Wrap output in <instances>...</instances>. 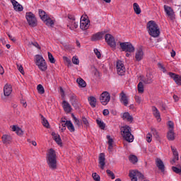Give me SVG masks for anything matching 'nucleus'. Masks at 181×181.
<instances>
[{
  "label": "nucleus",
  "mask_w": 181,
  "mask_h": 181,
  "mask_svg": "<svg viewBox=\"0 0 181 181\" xmlns=\"http://www.w3.org/2000/svg\"><path fill=\"white\" fill-rule=\"evenodd\" d=\"M47 163L52 170L57 169V160L56 159V151L53 148H50L47 155Z\"/></svg>",
  "instance_id": "f257e3e1"
},
{
  "label": "nucleus",
  "mask_w": 181,
  "mask_h": 181,
  "mask_svg": "<svg viewBox=\"0 0 181 181\" xmlns=\"http://www.w3.org/2000/svg\"><path fill=\"white\" fill-rule=\"evenodd\" d=\"M147 30L152 37H159V35H160L159 25H158L154 21H150L147 23Z\"/></svg>",
  "instance_id": "f03ea898"
},
{
  "label": "nucleus",
  "mask_w": 181,
  "mask_h": 181,
  "mask_svg": "<svg viewBox=\"0 0 181 181\" xmlns=\"http://www.w3.org/2000/svg\"><path fill=\"white\" fill-rule=\"evenodd\" d=\"M122 136L127 142H134V135L131 134V127L129 126H124L120 129Z\"/></svg>",
  "instance_id": "7ed1b4c3"
},
{
  "label": "nucleus",
  "mask_w": 181,
  "mask_h": 181,
  "mask_svg": "<svg viewBox=\"0 0 181 181\" xmlns=\"http://www.w3.org/2000/svg\"><path fill=\"white\" fill-rule=\"evenodd\" d=\"M35 64L41 71H46L47 70V64L41 55H35Z\"/></svg>",
  "instance_id": "20e7f679"
},
{
  "label": "nucleus",
  "mask_w": 181,
  "mask_h": 181,
  "mask_svg": "<svg viewBox=\"0 0 181 181\" xmlns=\"http://www.w3.org/2000/svg\"><path fill=\"white\" fill-rule=\"evenodd\" d=\"M118 43L122 52H127L129 53H134V52H135V47H134V45H132V44L129 42H119Z\"/></svg>",
  "instance_id": "39448f33"
},
{
  "label": "nucleus",
  "mask_w": 181,
  "mask_h": 181,
  "mask_svg": "<svg viewBox=\"0 0 181 181\" xmlns=\"http://www.w3.org/2000/svg\"><path fill=\"white\" fill-rule=\"evenodd\" d=\"M25 18L27 19L28 23L31 28H35L37 26V20L35 17V14L32 12L26 13Z\"/></svg>",
  "instance_id": "423d86ee"
},
{
  "label": "nucleus",
  "mask_w": 181,
  "mask_h": 181,
  "mask_svg": "<svg viewBox=\"0 0 181 181\" xmlns=\"http://www.w3.org/2000/svg\"><path fill=\"white\" fill-rule=\"evenodd\" d=\"M163 8L166 16L169 18L170 21H175V19H176V14H175V11H173L172 7L168 5H164Z\"/></svg>",
  "instance_id": "0eeeda50"
},
{
  "label": "nucleus",
  "mask_w": 181,
  "mask_h": 181,
  "mask_svg": "<svg viewBox=\"0 0 181 181\" xmlns=\"http://www.w3.org/2000/svg\"><path fill=\"white\" fill-rule=\"evenodd\" d=\"M68 18L69 21L67 24V27L70 29V30H74V29H77V28H78V23L76 22V17L71 15H69Z\"/></svg>",
  "instance_id": "6e6552de"
},
{
  "label": "nucleus",
  "mask_w": 181,
  "mask_h": 181,
  "mask_svg": "<svg viewBox=\"0 0 181 181\" xmlns=\"http://www.w3.org/2000/svg\"><path fill=\"white\" fill-rule=\"evenodd\" d=\"M105 42L112 49H116L117 43L115 42V38L111 34H106L105 36Z\"/></svg>",
  "instance_id": "1a4fd4ad"
},
{
  "label": "nucleus",
  "mask_w": 181,
  "mask_h": 181,
  "mask_svg": "<svg viewBox=\"0 0 181 181\" xmlns=\"http://www.w3.org/2000/svg\"><path fill=\"white\" fill-rule=\"evenodd\" d=\"M110 100L111 96L108 92L105 91L100 95V101L103 105H107Z\"/></svg>",
  "instance_id": "9d476101"
},
{
  "label": "nucleus",
  "mask_w": 181,
  "mask_h": 181,
  "mask_svg": "<svg viewBox=\"0 0 181 181\" xmlns=\"http://www.w3.org/2000/svg\"><path fill=\"white\" fill-rule=\"evenodd\" d=\"M129 176L132 181H138L137 177L139 179H144V175L138 170H132L129 173Z\"/></svg>",
  "instance_id": "9b49d317"
},
{
  "label": "nucleus",
  "mask_w": 181,
  "mask_h": 181,
  "mask_svg": "<svg viewBox=\"0 0 181 181\" xmlns=\"http://www.w3.org/2000/svg\"><path fill=\"white\" fill-rule=\"evenodd\" d=\"M117 72L119 76H124L125 74V66L121 60L117 62Z\"/></svg>",
  "instance_id": "f8f14e48"
},
{
  "label": "nucleus",
  "mask_w": 181,
  "mask_h": 181,
  "mask_svg": "<svg viewBox=\"0 0 181 181\" xmlns=\"http://www.w3.org/2000/svg\"><path fill=\"white\" fill-rule=\"evenodd\" d=\"M80 28L82 30H87V29L90 28V20L85 18H83V17H81Z\"/></svg>",
  "instance_id": "ddd939ff"
},
{
  "label": "nucleus",
  "mask_w": 181,
  "mask_h": 181,
  "mask_svg": "<svg viewBox=\"0 0 181 181\" xmlns=\"http://www.w3.org/2000/svg\"><path fill=\"white\" fill-rule=\"evenodd\" d=\"M144 50L142 48H139L136 49L135 53V59L136 62H141V60L144 59Z\"/></svg>",
  "instance_id": "4468645a"
},
{
  "label": "nucleus",
  "mask_w": 181,
  "mask_h": 181,
  "mask_svg": "<svg viewBox=\"0 0 181 181\" xmlns=\"http://www.w3.org/2000/svg\"><path fill=\"white\" fill-rule=\"evenodd\" d=\"M105 35V31L99 32L96 34H94L91 37L92 42H97L98 40H101L104 35Z\"/></svg>",
  "instance_id": "2eb2a0df"
},
{
  "label": "nucleus",
  "mask_w": 181,
  "mask_h": 181,
  "mask_svg": "<svg viewBox=\"0 0 181 181\" xmlns=\"http://www.w3.org/2000/svg\"><path fill=\"white\" fill-rule=\"evenodd\" d=\"M11 2L13 6L14 11H16V12H22V11H23V6L18 3L16 0H11Z\"/></svg>",
  "instance_id": "dca6fc26"
},
{
  "label": "nucleus",
  "mask_w": 181,
  "mask_h": 181,
  "mask_svg": "<svg viewBox=\"0 0 181 181\" xmlns=\"http://www.w3.org/2000/svg\"><path fill=\"white\" fill-rule=\"evenodd\" d=\"M170 77L174 80V81L177 84V86H181V76L175 74L170 72L169 74Z\"/></svg>",
  "instance_id": "f3484780"
},
{
  "label": "nucleus",
  "mask_w": 181,
  "mask_h": 181,
  "mask_svg": "<svg viewBox=\"0 0 181 181\" xmlns=\"http://www.w3.org/2000/svg\"><path fill=\"white\" fill-rule=\"evenodd\" d=\"M99 168L104 170V166H105V154L104 153H101L99 155Z\"/></svg>",
  "instance_id": "a211bd4d"
},
{
  "label": "nucleus",
  "mask_w": 181,
  "mask_h": 181,
  "mask_svg": "<svg viewBox=\"0 0 181 181\" xmlns=\"http://www.w3.org/2000/svg\"><path fill=\"white\" fill-rule=\"evenodd\" d=\"M156 165L157 168H158L159 170L165 172V164H163V161H162L160 158L156 159Z\"/></svg>",
  "instance_id": "6ab92c4d"
},
{
  "label": "nucleus",
  "mask_w": 181,
  "mask_h": 181,
  "mask_svg": "<svg viewBox=\"0 0 181 181\" xmlns=\"http://www.w3.org/2000/svg\"><path fill=\"white\" fill-rule=\"evenodd\" d=\"M4 93L6 97H9L12 93V86L8 84H6L4 88Z\"/></svg>",
  "instance_id": "aec40b11"
},
{
  "label": "nucleus",
  "mask_w": 181,
  "mask_h": 181,
  "mask_svg": "<svg viewBox=\"0 0 181 181\" xmlns=\"http://www.w3.org/2000/svg\"><path fill=\"white\" fill-rule=\"evenodd\" d=\"M152 112H153V115H154L155 118H156L157 121H158V122H160V112H159V110H158V108H156V107L153 106L152 107Z\"/></svg>",
  "instance_id": "412c9836"
},
{
  "label": "nucleus",
  "mask_w": 181,
  "mask_h": 181,
  "mask_svg": "<svg viewBox=\"0 0 181 181\" xmlns=\"http://www.w3.org/2000/svg\"><path fill=\"white\" fill-rule=\"evenodd\" d=\"M120 101L121 103H122V104L127 107L128 105V96H127V95L125 94V93L122 92L120 93Z\"/></svg>",
  "instance_id": "4be33fe9"
},
{
  "label": "nucleus",
  "mask_w": 181,
  "mask_h": 181,
  "mask_svg": "<svg viewBox=\"0 0 181 181\" xmlns=\"http://www.w3.org/2000/svg\"><path fill=\"white\" fill-rule=\"evenodd\" d=\"M3 144L8 145V144H11L12 142V137L9 135L4 134L1 137Z\"/></svg>",
  "instance_id": "5701e85b"
},
{
  "label": "nucleus",
  "mask_w": 181,
  "mask_h": 181,
  "mask_svg": "<svg viewBox=\"0 0 181 181\" xmlns=\"http://www.w3.org/2000/svg\"><path fill=\"white\" fill-rule=\"evenodd\" d=\"M107 144L109 145L108 146V151L109 152H112V148H114V146H113V142H114V140L112 139V138H111V136L110 135H107Z\"/></svg>",
  "instance_id": "b1692460"
},
{
  "label": "nucleus",
  "mask_w": 181,
  "mask_h": 181,
  "mask_svg": "<svg viewBox=\"0 0 181 181\" xmlns=\"http://www.w3.org/2000/svg\"><path fill=\"white\" fill-rule=\"evenodd\" d=\"M122 118L124 121H127L128 122H132V121H134V117H132L129 112H124Z\"/></svg>",
  "instance_id": "393cba45"
},
{
  "label": "nucleus",
  "mask_w": 181,
  "mask_h": 181,
  "mask_svg": "<svg viewBox=\"0 0 181 181\" xmlns=\"http://www.w3.org/2000/svg\"><path fill=\"white\" fill-rule=\"evenodd\" d=\"M63 108L65 112H71V106L66 100L63 101Z\"/></svg>",
  "instance_id": "a878e982"
},
{
  "label": "nucleus",
  "mask_w": 181,
  "mask_h": 181,
  "mask_svg": "<svg viewBox=\"0 0 181 181\" xmlns=\"http://www.w3.org/2000/svg\"><path fill=\"white\" fill-rule=\"evenodd\" d=\"M88 101H89V104L90 105L93 107V108H95V105H97V99L93 97V96H90L88 98Z\"/></svg>",
  "instance_id": "bb28decb"
},
{
  "label": "nucleus",
  "mask_w": 181,
  "mask_h": 181,
  "mask_svg": "<svg viewBox=\"0 0 181 181\" xmlns=\"http://www.w3.org/2000/svg\"><path fill=\"white\" fill-rule=\"evenodd\" d=\"M65 125H66V127L68 128L69 131H70V132H74V131H76V129H74V125H73L71 121H66Z\"/></svg>",
  "instance_id": "cd10ccee"
},
{
  "label": "nucleus",
  "mask_w": 181,
  "mask_h": 181,
  "mask_svg": "<svg viewBox=\"0 0 181 181\" xmlns=\"http://www.w3.org/2000/svg\"><path fill=\"white\" fill-rule=\"evenodd\" d=\"M52 136H54V140L58 145H62V138H60V135L56 134L55 132L52 133Z\"/></svg>",
  "instance_id": "c85d7f7f"
},
{
  "label": "nucleus",
  "mask_w": 181,
  "mask_h": 181,
  "mask_svg": "<svg viewBox=\"0 0 181 181\" xmlns=\"http://www.w3.org/2000/svg\"><path fill=\"white\" fill-rule=\"evenodd\" d=\"M11 129L13 132H16L17 135H23V131L18 127L13 125L12 126Z\"/></svg>",
  "instance_id": "c756f323"
},
{
  "label": "nucleus",
  "mask_w": 181,
  "mask_h": 181,
  "mask_svg": "<svg viewBox=\"0 0 181 181\" xmlns=\"http://www.w3.org/2000/svg\"><path fill=\"white\" fill-rule=\"evenodd\" d=\"M168 141H175V132L173 129H170L167 134Z\"/></svg>",
  "instance_id": "7c9ffc66"
},
{
  "label": "nucleus",
  "mask_w": 181,
  "mask_h": 181,
  "mask_svg": "<svg viewBox=\"0 0 181 181\" xmlns=\"http://www.w3.org/2000/svg\"><path fill=\"white\" fill-rule=\"evenodd\" d=\"M39 16L42 21H47V16L46 15V12H45L43 10L40 9L39 10Z\"/></svg>",
  "instance_id": "2f4dec72"
},
{
  "label": "nucleus",
  "mask_w": 181,
  "mask_h": 181,
  "mask_svg": "<svg viewBox=\"0 0 181 181\" xmlns=\"http://www.w3.org/2000/svg\"><path fill=\"white\" fill-rule=\"evenodd\" d=\"M133 8L136 15H139L141 13V7H139V5L137 3H134Z\"/></svg>",
  "instance_id": "473e14b6"
},
{
  "label": "nucleus",
  "mask_w": 181,
  "mask_h": 181,
  "mask_svg": "<svg viewBox=\"0 0 181 181\" xmlns=\"http://www.w3.org/2000/svg\"><path fill=\"white\" fill-rule=\"evenodd\" d=\"M76 83H78V86L83 88L87 86V83H86V81L81 78H77Z\"/></svg>",
  "instance_id": "72a5a7b5"
},
{
  "label": "nucleus",
  "mask_w": 181,
  "mask_h": 181,
  "mask_svg": "<svg viewBox=\"0 0 181 181\" xmlns=\"http://www.w3.org/2000/svg\"><path fill=\"white\" fill-rule=\"evenodd\" d=\"M41 118L43 127H45V128H49L50 125L49 124V122L47 121V119H46L45 117H43V115L41 116Z\"/></svg>",
  "instance_id": "f704fd0d"
},
{
  "label": "nucleus",
  "mask_w": 181,
  "mask_h": 181,
  "mask_svg": "<svg viewBox=\"0 0 181 181\" xmlns=\"http://www.w3.org/2000/svg\"><path fill=\"white\" fill-rule=\"evenodd\" d=\"M44 22H46L47 26H50L51 28H53V25H54V21L48 17L47 18V20L44 21Z\"/></svg>",
  "instance_id": "c9c22d12"
},
{
  "label": "nucleus",
  "mask_w": 181,
  "mask_h": 181,
  "mask_svg": "<svg viewBox=\"0 0 181 181\" xmlns=\"http://www.w3.org/2000/svg\"><path fill=\"white\" fill-rule=\"evenodd\" d=\"M129 160H130V162H132V163H136V162H138V157H136L134 155H132L129 157Z\"/></svg>",
  "instance_id": "e433bc0d"
},
{
  "label": "nucleus",
  "mask_w": 181,
  "mask_h": 181,
  "mask_svg": "<svg viewBox=\"0 0 181 181\" xmlns=\"http://www.w3.org/2000/svg\"><path fill=\"white\" fill-rule=\"evenodd\" d=\"M137 90L139 93H144V83L139 82L137 85Z\"/></svg>",
  "instance_id": "4c0bfd02"
},
{
  "label": "nucleus",
  "mask_w": 181,
  "mask_h": 181,
  "mask_svg": "<svg viewBox=\"0 0 181 181\" xmlns=\"http://www.w3.org/2000/svg\"><path fill=\"white\" fill-rule=\"evenodd\" d=\"M37 90L39 94H45V88H43V86H42V84H39L37 86Z\"/></svg>",
  "instance_id": "58836bf2"
},
{
  "label": "nucleus",
  "mask_w": 181,
  "mask_h": 181,
  "mask_svg": "<svg viewBox=\"0 0 181 181\" xmlns=\"http://www.w3.org/2000/svg\"><path fill=\"white\" fill-rule=\"evenodd\" d=\"M70 101L72 104V105H74L76 103H77V96L76 95L73 94L70 96Z\"/></svg>",
  "instance_id": "ea45409f"
},
{
  "label": "nucleus",
  "mask_w": 181,
  "mask_h": 181,
  "mask_svg": "<svg viewBox=\"0 0 181 181\" xmlns=\"http://www.w3.org/2000/svg\"><path fill=\"white\" fill-rule=\"evenodd\" d=\"M151 132L153 135V136L155 137L156 139H159L160 136H159V133L158 132V131H156V129L151 128Z\"/></svg>",
  "instance_id": "a19ab883"
},
{
  "label": "nucleus",
  "mask_w": 181,
  "mask_h": 181,
  "mask_svg": "<svg viewBox=\"0 0 181 181\" xmlns=\"http://www.w3.org/2000/svg\"><path fill=\"white\" fill-rule=\"evenodd\" d=\"M96 122L99 127V128H100V129H105V124H104V122L97 119Z\"/></svg>",
  "instance_id": "79ce46f5"
},
{
  "label": "nucleus",
  "mask_w": 181,
  "mask_h": 181,
  "mask_svg": "<svg viewBox=\"0 0 181 181\" xmlns=\"http://www.w3.org/2000/svg\"><path fill=\"white\" fill-rule=\"evenodd\" d=\"M82 124H83V125H85V127H90V123L88 122V119H87V118H86V117H82Z\"/></svg>",
  "instance_id": "37998d69"
},
{
  "label": "nucleus",
  "mask_w": 181,
  "mask_h": 181,
  "mask_svg": "<svg viewBox=\"0 0 181 181\" xmlns=\"http://www.w3.org/2000/svg\"><path fill=\"white\" fill-rule=\"evenodd\" d=\"M152 78L151 76H147L144 80H143V83L144 84H152Z\"/></svg>",
  "instance_id": "c03bdc74"
},
{
  "label": "nucleus",
  "mask_w": 181,
  "mask_h": 181,
  "mask_svg": "<svg viewBox=\"0 0 181 181\" xmlns=\"http://www.w3.org/2000/svg\"><path fill=\"white\" fill-rule=\"evenodd\" d=\"M48 58H49L50 63H52V64L56 63V59H54L53 54H52V53H50L49 52H48Z\"/></svg>",
  "instance_id": "a18cd8bd"
},
{
  "label": "nucleus",
  "mask_w": 181,
  "mask_h": 181,
  "mask_svg": "<svg viewBox=\"0 0 181 181\" xmlns=\"http://www.w3.org/2000/svg\"><path fill=\"white\" fill-rule=\"evenodd\" d=\"M172 169L173 172H175V173H177V175H181V168H178L177 167L173 166Z\"/></svg>",
  "instance_id": "49530a36"
},
{
  "label": "nucleus",
  "mask_w": 181,
  "mask_h": 181,
  "mask_svg": "<svg viewBox=\"0 0 181 181\" xmlns=\"http://www.w3.org/2000/svg\"><path fill=\"white\" fill-rule=\"evenodd\" d=\"M73 115L75 125H77L78 127H81V123L80 122V120H78V119L74 117V115Z\"/></svg>",
  "instance_id": "de8ad7c7"
},
{
  "label": "nucleus",
  "mask_w": 181,
  "mask_h": 181,
  "mask_svg": "<svg viewBox=\"0 0 181 181\" xmlns=\"http://www.w3.org/2000/svg\"><path fill=\"white\" fill-rule=\"evenodd\" d=\"M173 159L171 161L172 165L176 162V160H179V153H177V154H173Z\"/></svg>",
  "instance_id": "09e8293b"
},
{
  "label": "nucleus",
  "mask_w": 181,
  "mask_h": 181,
  "mask_svg": "<svg viewBox=\"0 0 181 181\" xmlns=\"http://www.w3.org/2000/svg\"><path fill=\"white\" fill-rule=\"evenodd\" d=\"M106 173H107L108 176L111 177V179H115V175H114V173L111 171L110 170H107Z\"/></svg>",
  "instance_id": "8fccbe9b"
},
{
  "label": "nucleus",
  "mask_w": 181,
  "mask_h": 181,
  "mask_svg": "<svg viewBox=\"0 0 181 181\" xmlns=\"http://www.w3.org/2000/svg\"><path fill=\"white\" fill-rule=\"evenodd\" d=\"M29 46L32 45L33 46H35V47H36L37 49H39V50H40L41 47H40V45H39V43L35 42H29Z\"/></svg>",
  "instance_id": "3c124183"
},
{
  "label": "nucleus",
  "mask_w": 181,
  "mask_h": 181,
  "mask_svg": "<svg viewBox=\"0 0 181 181\" xmlns=\"http://www.w3.org/2000/svg\"><path fill=\"white\" fill-rule=\"evenodd\" d=\"M92 177L93 180L100 181V175H98V174L94 173L92 174Z\"/></svg>",
  "instance_id": "603ef678"
},
{
  "label": "nucleus",
  "mask_w": 181,
  "mask_h": 181,
  "mask_svg": "<svg viewBox=\"0 0 181 181\" xmlns=\"http://www.w3.org/2000/svg\"><path fill=\"white\" fill-rule=\"evenodd\" d=\"M17 69L21 73V74H25V71H23V66L22 65L17 64Z\"/></svg>",
  "instance_id": "864d4df0"
},
{
  "label": "nucleus",
  "mask_w": 181,
  "mask_h": 181,
  "mask_svg": "<svg viewBox=\"0 0 181 181\" xmlns=\"http://www.w3.org/2000/svg\"><path fill=\"white\" fill-rule=\"evenodd\" d=\"M72 62L74 63V64H79L80 61L78 60V58H77V57H73Z\"/></svg>",
  "instance_id": "5fc2aeb1"
},
{
  "label": "nucleus",
  "mask_w": 181,
  "mask_h": 181,
  "mask_svg": "<svg viewBox=\"0 0 181 181\" xmlns=\"http://www.w3.org/2000/svg\"><path fill=\"white\" fill-rule=\"evenodd\" d=\"M94 53H95V54H96L98 59H101V52H100V51H98V49H95Z\"/></svg>",
  "instance_id": "6e6d98bb"
},
{
  "label": "nucleus",
  "mask_w": 181,
  "mask_h": 181,
  "mask_svg": "<svg viewBox=\"0 0 181 181\" xmlns=\"http://www.w3.org/2000/svg\"><path fill=\"white\" fill-rule=\"evenodd\" d=\"M158 66L159 69H160L161 71H163V73H166V69L165 68V66H163L162 64L158 63Z\"/></svg>",
  "instance_id": "4d7b16f0"
},
{
  "label": "nucleus",
  "mask_w": 181,
  "mask_h": 181,
  "mask_svg": "<svg viewBox=\"0 0 181 181\" xmlns=\"http://www.w3.org/2000/svg\"><path fill=\"white\" fill-rule=\"evenodd\" d=\"M146 141H147V142H148V143L152 142V134H151L150 133H148V134L146 135Z\"/></svg>",
  "instance_id": "13d9d810"
},
{
  "label": "nucleus",
  "mask_w": 181,
  "mask_h": 181,
  "mask_svg": "<svg viewBox=\"0 0 181 181\" xmlns=\"http://www.w3.org/2000/svg\"><path fill=\"white\" fill-rule=\"evenodd\" d=\"M134 99H135L136 103H137V104H141V101H142V100L141 99V97H139L138 95H135Z\"/></svg>",
  "instance_id": "bf43d9fd"
},
{
  "label": "nucleus",
  "mask_w": 181,
  "mask_h": 181,
  "mask_svg": "<svg viewBox=\"0 0 181 181\" xmlns=\"http://www.w3.org/2000/svg\"><path fill=\"white\" fill-rule=\"evenodd\" d=\"M168 127L170 128V129H173V128H175V124H173L172 121H169Z\"/></svg>",
  "instance_id": "052dcab7"
},
{
  "label": "nucleus",
  "mask_w": 181,
  "mask_h": 181,
  "mask_svg": "<svg viewBox=\"0 0 181 181\" xmlns=\"http://www.w3.org/2000/svg\"><path fill=\"white\" fill-rule=\"evenodd\" d=\"M103 115H105V116L109 115H110V110H108L107 109H105V110L103 111Z\"/></svg>",
  "instance_id": "680f3d73"
},
{
  "label": "nucleus",
  "mask_w": 181,
  "mask_h": 181,
  "mask_svg": "<svg viewBox=\"0 0 181 181\" xmlns=\"http://www.w3.org/2000/svg\"><path fill=\"white\" fill-rule=\"evenodd\" d=\"M171 150H172L173 155H176L177 153H178L177 150H176V148H175V147L171 146Z\"/></svg>",
  "instance_id": "e2e57ef3"
},
{
  "label": "nucleus",
  "mask_w": 181,
  "mask_h": 181,
  "mask_svg": "<svg viewBox=\"0 0 181 181\" xmlns=\"http://www.w3.org/2000/svg\"><path fill=\"white\" fill-rule=\"evenodd\" d=\"M9 39L11 40L12 42H16V40L15 39V37H13L12 35H11V34L8 33L7 34Z\"/></svg>",
  "instance_id": "0e129e2a"
},
{
  "label": "nucleus",
  "mask_w": 181,
  "mask_h": 181,
  "mask_svg": "<svg viewBox=\"0 0 181 181\" xmlns=\"http://www.w3.org/2000/svg\"><path fill=\"white\" fill-rule=\"evenodd\" d=\"M21 103L24 108H26L28 107V104L26 103V102H25V100H21Z\"/></svg>",
  "instance_id": "69168bd1"
},
{
  "label": "nucleus",
  "mask_w": 181,
  "mask_h": 181,
  "mask_svg": "<svg viewBox=\"0 0 181 181\" xmlns=\"http://www.w3.org/2000/svg\"><path fill=\"white\" fill-rule=\"evenodd\" d=\"M5 73V71H4V67H2V65L0 64V74H4Z\"/></svg>",
  "instance_id": "338daca9"
},
{
  "label": "nucleus",
  "mask_w": 181,
  "mask_h": 181,
  "mask_svg": "<svg viewBox=\"0 0 181 181\" xmlns=\"http://www.w3.org/2000/svg\"><path fill=\"white\" fill-rule=\"evenodd\" d=\"M173 99L175 100V102L179 101V97L176 95H173Z\"/></svg>",
  "instance_id": "774afa93"
}]
</instances>
